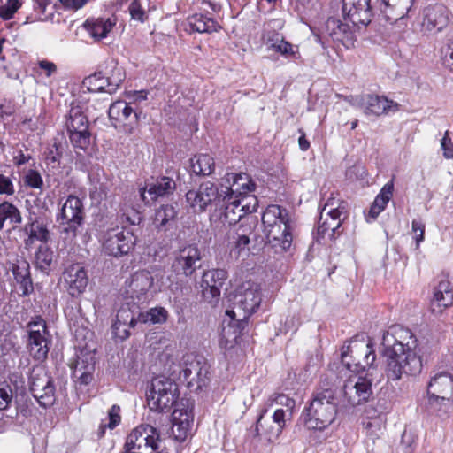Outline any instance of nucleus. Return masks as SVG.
Instances as JSON below:
<instances>
[{"instance_id": "nucleus-1", "label": "nucleus", "mask_w": 453, "mask_h": 453, "mask_svg": "<svg viewBox=\"0 0 453 453\" xmlns=\"http://www.w3.org/2000/svg\"><path fill=\"white\" fill-rule=\"evenodd\" d=\"M380 352L385 358V373L389 380L418 375L423 368L418 340L401 325H392L381 333Z\"/></svg>"}, {"instance_id": "nucleus-2", "label": "nucleus", "mask_w": 453, "mask_h": 453, "mask_svg": "<svg viewBox=\"0 0 453 453\" xmlns=\"http://www.w3.org/2000/svg\"><path fill=\"white\" fill-rule=\"evenodd\" d=\"M262 303L261 286L254 281H245L236 290L232 309L226 311L229 317V326L236 325L238 332L235 337L245 327L248 319L259 309Z\"/></svg>"}, {"instance_id": "nucleus-3", "label": "nucleus", "mask_w": 453, "mask_h": 453, "mask_svg": "<svg viewBox=\"0 0 453 453\" xmlns=\"http://www.w3.org/2000/svg\"><path fill=\"white\" fill-rule=\"evenodd\" d=\"M337 414L335 390L318 388L309 406L303 411L304 426L310 430H323L333 423Z\"/></svg>"}, {"instance_id": "nucleus-4", "label": "nucleus", "mask_w": 453, "mask_h": 453, "mask_svg": "<svg viewBox=\"0 0 453 453\" xmlns=\"http://www.w3.org/2000/svg\"><path fill=\"white\" fill-rule=\"evenodd\" d=\"M165 271L157 266L152 267L150 271H136L126 280L124 293L133 302L146 303L162 290L165 285Z\"/></svg>"}, {"instance_id": "nucleus-5", "label": "nucleus", "mask_w": 453, "mask_h": 453, "mask_svg": "<svg viewBox=\"0 0 453 453\" xmlns=\"http://www.w3.org/2000/svg\"><path fill=\"white\" fill-rule=\"evenodd\" d=\"M84 206L82 201L76 196L70 195L61 204L57 214L60 234L70 244L75 240L80 228L84 223Z\"/></svg>"}, {"instance_id": "nucleus-6", "label": "nucleus", "mask_w": 453, "mask_h": 453, "mask_svg": "<svg viewBox=\"0 0 453 453\" xmlns=\"http://www.w3.org/2000/svg\"><path fill=\"white\" fill-rule=\"evenodd\" d=\"M123 453H168L161 447L158 431L150 425L135 427L127 436Z\"/></svg>"}, {"instance_id": "nucleus-7", "label": "nucleus", "mask_w": 453, "mask_h": 453, "mask_svg": "<svg viewBox=\"0 0 453 453\" xmlns=\"http://www.w3.org/2000/svg\"><path fill=\"white\" fill-rule=\"evenodd\" d=\"M27 329L28 334L27 349L30 356L36 361H44L51 343L46 321L41 316H36L27 324Z\"/></svg>"}, {"instance_id": "nucleus-8", "label": "nucleus", "mask_w": 453, "mask_h": 453, "mask_svg": "<svg viewBox=\"0 0 453 453\" xmlns=\"http://www.w3.org/2000/svg\"><path fill=\"white\" fill-rule=\"evenodd\" d=\"M178 396V388L174 381L165 376H158L151 381V388L147 395L148 404L152 411H169Z\"/></svg>"}, {"instance_id": "nucleus-9", "label": "nucleus", "mask_w": 453, "mask_h": 453, "mask_svg": "<svg viewBox=\"0 0 453 453\" xmlns=\"http://www.w3.org/2000/svg\"><path fill=\"white\" fill-rule=\"evenodd\" d=\"M100 242L105 255L118 257L128 254L134 249L136 238L125 227L116 226L104 232Z\"/></svg>"}, {"instance_id": "nucleus-10", "label": "nucleus", "mask_w": 453, "mask_h": 453, "mask_svg": "<svg viewBox=\"0 0 453 453\" xmlns=\"http://www.w3.org/2000/svg\"><path fill=\"white\" fill-rule=\"evenodd\" d=\"M203 256L196 244H187L173 253L172 269L176 275L192 277L201 267Z\"/></svg>"}, {"instance_id": "nucleus-11", "label": "nucleus", "mask_w": 453, "mask_h": 453, "mask_svg": "<svg viewBox=\"0 0 453 453\" xmlns=\"http://www.w3.org/2000/svg\"><path fill=\"white\" fill-rule=\"evenodd\" d=\"M372 394V380L366 376H350L342 388V402L345 406H356L369 400Z\"/></svg>"}, {"instance_id": "nucleus-12", "label": "nucleus", "mask_w": 453, "mask_h": 453, "mask_svg": "<svg viewBox=\"0 0 453 453\" xmlns=\"http://www.w3.org/2000/svg\"><path fill=\"white\" fill-rule=\"evenodd\" d=\"M132 104L133 102L117 100L110 105L108 110L112 126L127 134H132L139 122L140 112L131 105Z\"/></svg>"}, {"instance_id": "nucleus-13", "label": "nucleus", "mask_w": 453, "mask_h": 453, "mask_svg": "<svg viewBox=\"0 0 453 453\" xmlns=\"http://www.w3.org/2000/svg\"><path fill=\"white\" fill-rule=\"evenodd\" d=\"M69 139L78 149L86 150L90 143V133L87 116L81 107H72L65 122Z\"/></svg>"}, {"instance_id": "nucleus-14", "label": "nucleus", "mask_w": 453, "mask_h": 453, "mask_svg": "<svg viewBox=\"0 0 453 453\" xmlns=\"http://www.w3.org/2000/svg\"><path fill=\"white\" fill-rule=\"evenodd\" d=\"M342 363L351 372H358L371 367L376 360L372 341L358 348L348 346L341 354Z\"/></svg>"}, {"instance_id": "nucleus-15", "label": "nucleus", "mask_w": 453, "mask_h": 453, "mask_svg": "<svg viewBox=\"0 0 453 453\" xmlns=\"http://www.w3.org/2000/svg\"><path fill=\"white\" fill-rule=\"evenodd\" d=\"M209 365L203 357H188L180 378L195 392L202 390L209 381Z\"/></svg>"}, {"instance_id": "nucleus-16", "label": "nucleus", "mask_w": 453, "mask_h": 453, "mask_svg": "<svg viewBox=\"0 0 453 453\" xmlns=\"http://www.w3.org/2000/svg\"><path fill=\"white\" fill-rule=\"evenodd\" d=\"M223 194L222 187L219 188L210 181L199 185L197 189H192L186 194V202L194 211H204L209 205L220 203Z\"/></svg>"}, {"instance_id": "nucleus-17", "label": "nucleus", "mask_w": 453, "mask_h": 453, "mask_svg": "<svg viewBox=\"0 0 453 453\" xmlns=\"http://www.w3.org/2000/svg\"><path fill=\"white\" fill-rule=\"evenodd\" d=\"M226 180L230 186H221L223 197H228L229 200L240 198L245 202L247 198L256 190L257 185L250 175L246 173H228L226 174Z\"/></svg>"}, {"instance_id": "nucleus-18", "label": "nucleus", "mask_w": 453, "mask_h": 453, "mask_svg": "<svg viewBox=\"0 0 453 453\" xmlns=\"http://www.w3.org/2000/svg\"><path fill=\"white\" fill-rule=\"evenodd\" d=\"M30 391L38 403L46 408L55 401V387L52 378L42 369L34 370L30 376Z\"/></svg>"}, {"instance_id": "nucleus-19", "label": "nucleus", "mask_w": 453, "mask_h": 453, "mask_svg": "<svg viewBox=\"0 0 453 453\" xmlns=\"http://www.w3.org/2000/svg\"><path fill=\"white\" fill-rule=\"evenodd\" d=\"M449 22V12L442 4H428L423 9L421 28L424 32L436 34Z\"/></svg>"}, {"instance_id": "nucleus-20", "label": "nucleus", "mask_w": 453, "mask_h": 453, "mask_svg": "<svg viewBox=\"0 0 453 453\" xmlns=\"http://www.w3.org/2000/svg\"><path fill=\"white\" fill-rule=\"evenodd\" d=\"M293 230L292 220L267 228L265 230L266 245L278 254L289 250L293 242Z\"/></svg>"}, {"instance_id": "nucleus-21", "label": "nucleus", "mask_w": 453, "mask_h": 453, "mask_svg": "<svg viewBox=\"0 0 453 453\" xmlns=\"http://www.w3.org/2000/svg\"><path fill=\"white\" fill-rule=\"evenodd\" d=\"M371 0H342V17L353 27L367 26L372 17Z\"/></svg>"}, {"instance_id": "nucleus-22", "label": "nucleus", "mask_w": 453, "mask_h": 453, "mask_svg": "<svg viewBox=\"0 0 453 453\" xmlns=\"http://www.w3.org/2000/svg\"><path fill=\"white\" fill-rule=\"evenodd\" d=\"M124 79L125 73L122 68L115 67L111 76H105L101 71L96 72L86 77L83 84L90 92L105 91L111 94L116 91Z\"/></svg>"}, {"instance_id": "nucleus-23", "label": "nucleus", "mask_w": 453, "mask_h": 453, "mask_svg": "<svg viewBox=\"0 0 453 453\" xmlns=\"http://www.w3.org/2000/svg\"><path fill=\"white\" fill-rule=\"evenodd\" d=\"M251 200L254 202L253 205L251 203H244L240 198L231 199L228 197H221L222 206L224 211L220 212L219 219L223 225L234 226L240 221L243 213L256 211L257 207V199L256 196H252Z\"/></svg>"}, {"instance_id": "nucleus-24", "label": "nucleus", "mask_w": 453, "mask_h": 453, "mask_svg": "<svg viewBox=\"0 0 453 453\" xmlns=\"http://www.w3.org/2000/svg\"><path fill=\"white\" fill-rule=\"evenodd\" d=\"M334 199H329L320 212L319 220L318 234L322 238L328 236L329 239H334L340 234L339 228L342 226V211L340 207L334 208Z\"/></svg>"}, {"instance_id": "nucleus-25", "label": "nucleus", "mask_w": 453, "mask_h": 453, "mask_svg": "<svg viewBox=\"0 0 453 453\" xmlns=\"http://www.w3.org/2000/svg\"><path fill=\"white\" fill-rule=\"evenodd\" d=\"M227 279V272L224 269L207 270L203 273L201 288L205 300L217 302L223 285Z\"/></svg>"}, {"instance_id": "nucleus-26", "label": "nucleus", "mask_w": 453, "mask_h": 453, "mask_svg": "<svg viewBox=\"0 0 453 453\" xmlns=\"http://www.w3.org/2000/svg\"><path fill=\"white\" fill-rule=\"evenodd\" d=\"M267 412V409H262L257 417L255 427L250 430L253 437L259 436L260 427L264 429V434L267 437L269 441H273L279 438L286 426V411L283 409H277L273 415V426L264 428L262 423L265 414Z\"/></svg>"}, {"instance_id": "nucleus-27", "label": "nucleus", "mask_w": 453, "mask_h": 453, "mask_svg": "<svg viewBox=\"0 0 453 453\" xmlns=\"http://www.w3.org/2000/svg\"><path fill=\"white\" fill-rule=\"evenodd\" d=\"M176 188L175 181L166 176L157 178L145 188H140L141 199L145 203L156 201L158 197L172 194Z\"/></svg>"}, {"instance_id": "nucleus-28", "label": "nucleus", "mask_w": 453, "mask_h": 453, "mask_svg": "<svg viewBox=\"0 0 453 453\" xmlns=\"http://www.w3.org/2000/svg\"><path fill=\"white\" fill-rule=\"evenodd\" d=\"M64 280L68 286L72 296L83 293L88 286V279L86 270L79 264L68 266L63 273Z\"/></svg>"}, {"instance_id": "nucleus-29", "label": "nucleus", "mask_w": 453, "mask_h": 453, "mask_svg": "<svg viewBox=\"0 0 453 453\" xmlns=\"http://www.w3.org/2000/svg\"><path fill=\"white\" fill-rule=\"evenodd\" d=\"M453 304V288L448 280H441L434 288L431 300V311L434 314H441Z\"/></svg>"}, {"instance_id": "nucleus-30", "label": "nucleus", "mask_w": 453, "mask_h": 453, "mask_svg": "<svg viewBox=\"0 0 453 453\" xmlns=\"http://www.w3.org/2000/svg\"><path fill=\"white\" fill-rule=\"evenodd\" d=\"M355 27L349 22L343 19L341 21L336 18H329L326 22V32L336 42H342L343 45L353 43V29Z\"/></svg>"}, {"instance_id": "nucleus-31", "label": "nucleus", "mask_w": 453, "mask_h": 453, "mask_svg": "<svg viewBox=\"0 0 453 453\" xmlns=\"http://www.w3.org/2000/svg\"><path fill=\"white\" fill-rule=\"evenodd\" d=\"M364 105L365 114L375 116L395 112L400 107L399 104L377 95H368L364 100Z\"/></svg>"}, {"instance_id": "nucleus-32", "label": "nucleus", "mask_w": 453, "mask_h": 453, "mask_svg": "<svg viewBox=\"0 0 453 453\" xmlns=\"http://www.w3.org/2000/svg\"><path fill=\"white\" fill-rule=\"evenodd\" d=\"M426 394L453 398V375L447 372L434 373L427 383Z\"/></svg>"}, {"instance_id": "nucleus-33", "label": "nucleus", "mask_w": 453, "mask_h": 453, "mask_svg": "<svg viewBox=\"0 0 453 453\" xmlns=\"http://www.w3.org/2000/svg\"><path fill=\"white\" fill-rule=\"evenodd\" d=\"M115 25L116 19L114 18L98 17L87 19L83 27L95 42H99L107 37Z\"/></svg>"}, {"instance_id": "nucleus-34", "label": "nucleus", "mask_w": 453, "mask_h": 453, "mask_svg": "<svg viewBox=\"0 0 453 453\" xmlns=\"http://www.w3.org/2000/svg\"><path fill=\"white\" fill-rule=\"evenodd\" d=\"M12 272L16 282L19 285L22 296H28L34 291L33 280L30 273V265L24 259H17L12 264Z\"/></svg>"}, {"instance_id": "nucleus-35", "label": "nucleus", "mask_w": 453, "mask_h": 453, "mask_svg": "<svg viewBox=\"0 0 453 453\" xmlns=\"http://www.w3.org/2000/svg\"><path fill=\"white\" fill-rule=\"evenodd\" d=\"M21 222V212L14 203L7 200L0 203V231L5 226H9V230H14Z\"/></svg>"}, {"instance_id": "nucleus-36", "label": "nucleus", "mask_w": 453, "mask_h": 453, "mask_svg": "<svg viewBox=\"0 0 453 453\" xmlns=\"http://www.w3.org/2000/svg\"><path fill=\"white\" fill-rule=\"evenodd\" d=\"M426 407L430 413L439 417L448 416L453 412V398L426 394Z\"/></svg>"}, {"instance_id": "nucleus-37", "label": "nucleus", "mask_w": 453, "mask_h": 453, "mask_svg": "<svg viewBox=\"0 0 453 453\" xmlns=\"http://www.w3.org/2000/svg\"><path fill=\"white\" fill-rule=\"evenodd\" d=\"M288 220H291L288 211L278 204L268 205L262 215L265 230L278 226V224H284Z\"/></svg>"}, {"instance_id": "nucleus-38", "label": "nucleus", "mask_w": 453, "mask_h": 453, "mask_svg": "<svg viewBox=\"0 0 453 453\" xmlns=\"http://www.w3.org/2000/svg\"><path fill=\"white\" fill-rule=\"evenodd\" d=\"M191 30L198 33H213L221 29V26L212 18L202 13H196L188 19Z\"/></svg>"}, {"instance_id": "nucleus-39", "label": "nucleus", "mask_w": 453, "mask_h": 453, "mask_svg": "<svg viewBox=\"0 0 453 453\" xmlns=\"http://www.w3.org/2000/svg\"><path fill=\"white\" fill-rule=\"evenodd\" d=\"M387 18L390 20H398L404 18L412 6L413 0H382Z\"/></svg>"}, {"instance_id": "nucleus-40", "label": "nucleus", "mask_w": 453, "mask_h": 453, "mask_svg": "<svg viewBox=\"0 0 453 453\" xmlns=\"http://www.w3.org/2000/svg\"><path fill=\"white\" fill-rule=\"evenodd\" d=\"M394 192V178L388 181L380 189V193L375 197L370 208V215L376 218L382 211L385 210L388 203L393 196Z\"/></svg>"}, {"instance_id": "nucleus-41", "label": "nucleus", "mask_w": 453, "mask_h": 453, "mask_svg": "<svg viewBox=\"0 0 453 453\" xmlns=\"http://www.w3.org/2000/svg\"><path fill=\"white\" fill-rule=\"evenodd\" d=\"M190 167L196 175L209 176L214 172L215 161L209 154H199L190 159Z\"/></svg>"}, {"instance_id": "nucleus-42", "label": "nucleus", "mask_w": 453, "mask_h": 453, "mask_svg": "<svg viewBox=\"0 0 453 453\" xmlns=\"http://www.w3.org/2000/svg\"><path fill=\"white\" fill-rule=\"evenodd\" d=\"M25 230L28 233V236L32 240H37L42 242H48L50 240V231L48 224L43 219L36 218L25 226Z\"/></svg>"}, {"instance_id": "nucleus-43", "label": "nucleus", "mask_w": 453, "mask_h": 453, "mask_svg": "<svg viewBox=\"0 0 453 453\" xmlns=\"http://www.w3.org/2000/svg\"><path fill=\"white\" fill-rule=\"evenodd\" d=\"M177 211L173 205L165 204L159 207L155 213L154 224L157 227H165L174 222Z\"/></svg>"}, {"instance_id": "nucleus-44", "label": "nucleus", "mask_w": 453, "mask_h": 453, "mask_svg": "<svg viewBox=\"0 0 453 453\" xmlns=\"http://www.w3.org/2000/svg\"><path fill=\"white\" fill-rule=\"evenodd\" d=\"M168 319V311L164 307H155L146 312H140L138 320L141 323L162 324Z\"/></svg>"}, {"instance_id": "nucleus-45", "label": "nucleus", "mask_w": 453, "mask_h": 453, "mask_svg": "<svg viewBox=\"0 0 453 453\" xmlns=\"http://www.w3.org/2000/svg\"><path fill=\"white\" fill-rule=\"evenodd\" d=\"M180 421L188 424L194 422V405L188 401L186 403H180L172 413V422L180 423Z\"/></svg>"}, {"instance_id": "nucleus-46", "label": "nucleus", "mask_w": 453, "mask_h": 453, "mask_svg": "<svg viewBox=\"0 0 453 453\" xmlns=\"http://www.w3.org/2000/svg\"><path fill=\"white\" fill-rule=\"evenodd\" d=\"M35 265L42 272H48L53 260V251L46 245L39 246L35 252Z\"/></svg>"}, {"instance_id": "nucleus-47", "label": "nucleus", "mask_w": 453, "mask_h": 453, "mask_svg": "<svg viewBox=\"0 0 453 453\" xmlns=\"http://www.w3.org/2000/svg\"><path fill=\"white\" fill-rule=\"evenodd\" d=\"M280 54L288 61H296L301 58L299 46L284 40L273 51Z\"/></svg>"}, {"instance_id": "nucleus-48", "label": "nucleus", "mask_w": 453, "mask_h": 453, "mask_svg": "<svg viewBox=\"0 0 453 453\" xmlns=\"http://www.w3.org/2000/svg\"><path fill=\"white\" fill-rule=\"evenodd\" d=\"M284 40V36L273 29H265L262 34V41L267 50L271 51H274Z\"/></svg>"}, {"instance_id": "nucleus-49", "label": "nucleus", "mask_w": 453, "mask_h": 453, "mask_svg": "<svg viewBox=\"0 0 453 453\" xmlns=\"http://www.w3.org/2000/svg\"><path fill=\"white\" fill-rule=\"evenodd\" d=\"M22 4L23 0H7L5 4L0 6V18L4 20L12 19Z\"/></svg>"}, {"instance_id": "nucleus-50", "label": "nucleus", "mask_w": 453, "mask_h": 453, "mask_svg": "<svg viewBox=\"0 0 453 453\" xmlns=\"http://www.w3.org/2000/svg\"><path fill=\"white\" fill-rule=\"evenodd\" d=\"M172 423V434L174 440L180 442L184 441L187 439V437L190 434L193 424H188L183 421H180V423Z\"/></svg>"}, {"instance_id": "nucleus-51", "label": "nucleus", "mask_w": 453, "mask_h": 453, "mask_svg": "<svg viewBox=\"0 0 453 453\" xmlns=\"http://www.w3.org/2000/svg\"><path fill=\"white\" fill-rule=\"evenodd\" d=\"M33 8L35 12V15H29L27 17L25 23L35 22L42 20V16L45 13L47 7L51 3V0H32Z\"/></svg>"}, {"instance_id": "nucleus-52", "label": "nucleus", "mask_w": 453, "mask_h": 453, "mask_svg": "<svg viewBox=\"0 0 453 453\" xmlns=\"http://www.w3.org/2000/svg\"><path fill=\"white\" fill-rule=\"evenodd\" d=\"M138 321V318L136 319L134 317V312L128 307L122 306L117 311L116 319L114 322L119 324H126L134 327Z\"/></svg>"}, {"instance_id": "nucleus-53", "label": "nucleus", "mask_w": 453, "mask_h": 453, "mask_svg": "<svg viewBox=\"0 0 453 453\" xmlns=\"http://www.w3.org/2000/svg\"><path fill=\"white\" fill-rule=\"evenodd\" d=\"M418 444L417 435L410 430H404L402 434L401 446L404 453H413Z\"/></svg>"}, {"instance_id": "nucleus-54", "label": "nucleus", "mask_w": 453, "mask_h": 453, "mask_svg": "<svg viewBox=\"0 0 453 453\" xmlns=\"http://www.w3.org/2000/svg\"><path fill=\"white\" fill-rule=\"evenodd\" d=\"M14 179L12 173L10 175L0 173V196H12L15 194Z\"/></svg>"}, {"instance_id": "nucleus-55", "label": "nucleus", "mask_w": 453, "mask_h": 453, "mask_svg": "<svg viewBox=\"0 0 453 453\" xmlns=\"http://www.w3.org/2000/svg\"><path fill=\"white\" fill-rule=\"evenodd\" d=\"M24 183L31 188L42 189L43 186V180L38 171L29 169L24 175Z\"/></svg>"}, {"instance_id": "nucleus-56", "label": "nucleus", "mask_w": 453, "mask_h": 453, "mask_svg": "<svg viewBox=\"0 0 453 453\" xmlns=\"http://www.w3.org/2000/svg\"><path fill=\"white\" fill-rule=\"evenodd\" d=\"M13 398L12 387L5 381L0 382V411L7 410Z\"/></svg>"}, {"instance_id": "nucleus-57", "label": "nucleus", "mask_w": 453, "mask_h": 453, "mask_svg": "<svg viewBox=\"0 0 453 453\" xmlns=\"http://www.w3.org/2000/svg\"><path fill=\"white\" fill-rule=\"evenodd\" d=\"M253 226L250 223L242 220L233 226L229 233V237H250L253 234Z\"/></svg>"}, {"instance_id": "nucleus-58", "label": "nucleus", "mask_w": 453, "mask_h": 453, "mask_svg": "<svg viewBox=\"0 0 453 453\" xmlns=\"http://www.w3.org/2000/svg\"><path fill=\"white\" fill-rule=\"evenodd\" d=\"M120 407L119 405H112L108 412L109 417V422L108 424H104L101 426L102 428V434H104L105 427H108L110 429L115 428L121 421V416H120Z\"/></svg>"}, {"instance_id": "nucleus-59", "label": "nucleus", "mask_w": 453, "mask_h": 453, "mask_svg": "<svg viewBox=\"0 0 453 453\" xmlns=\"http://www.w3.org/2000/svg\"><path fill=\"white\" fill-rule=\"evenodd\" d=\"M60 147V144L54 142L53 145L49 149V151L47 152L45 158L46 162L52 167H57L60 165V159L62 157Z\"/></svg>"}, {"instance_id": "nucleus-60", "label": "nucleus", "mask_w": 453, "mask_h": 453, "mask_svg": "<svg viewBox=\"0 0 453 453\" xmlns=\"http://www.w3.org/2000/svg\"><path fill=\"white\" fill-rule=\"evenodd\" d=\"M121 221L122 223H127L129 225H137L141 221V214L138 211L134 208H125L121 209Z\"/></svg>"}, {"instance_id": "nucleus-61", "label": "nucleus", "mask_w": 453, "mask_h": 453, "mask_svg": "<svg viewBox=\"0 0 453 453\" xmlns=\"http://www.w3.org/2000/svg\"><path fill=\"white\" fill-rule=\"evenodd\" d=\"M441 52L443 65L453 72V40L443 45Z\"/></svg>"}, {"instance_id": "nucleus-62", "label": "nucleus", "mask_w": 453, "mask_h": 453, "mask_svg": "<svg viewBox=\"0 0 453 453\" xmlns=\"http://www.w3.org/2000/svg\"><path fill=\"white\" fill-rule=\"evenodd\" d=\"M128 10L132 19L141 22L145 20V12L142 7L140 0H132Z\"/></svg>"}, {"instance_id": "nucleus-63", "label": "nucleus", "mask_w": 453, "mask_h": 453, "mask_svg": "<svg viewBox=\"0 0 453 453\" xmlns=\"http://www.w3.org/2000/svg\"><path fill=\"white\" fill-rule=\"evenodd\" d=\"M441 149L446 159L453 158V142L449 135V131L445 132L444 136L441 140Z\"/></svg>"}, {"instance_id": "nucleus-64", "label": "nucleus", "mask_w": 453, "mask_h": 453, "mask_svg": "<svg viewBox=\"0 0 453 453\" xmlns=\"http://www.w3.org/2000/svg\"><path fill=\"white\" fill-rule=\"evenodd\" d=\"M130 328H132V326L122 323L119 324L114 322L111 326L112 334L116 338L119 339L120 341H124L129 336Z\"/></svg>"}]
</instances>
